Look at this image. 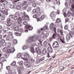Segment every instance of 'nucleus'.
Masks as SVG:
<instances>
[{
    "instance_id": "39448f33",
    "label": "nucleus",
    "mask_w": 74,
    "mask_h": 74,
    "mask_svg": "<svg viewBox=\"0 0 74 74\" xmlns=\"http://www.w3.org/2000/svg\"><path fill=\"white\" fill-rule=\"evenodd\" d=\"M25 29H29V30H32L33 29V27L31 26L30 25H29L28 26H25ZM25 32H27L28 30L27 29L25 30Z\"/></svg>"
},
{
    "instance_id": "ea45409f",
    "label": "nucleus",
    "mask_w": 74,
    "mask_h": 74,
    "mask_svg": "<svg viewBox=\"0 0 74 74\" xmlns=\"http://www.w3.org/2000/svg\"><path fill=\"white\" fill-rule=\"evenodd\" d=\"M44 18H45V16H44V15H42L41 17H40V19H41V20H43L44 19Z\"/></svg>"
},
{
    "instance_id": "4468645a",
    "label": "nucleus",
    "mask_w": 74,
    "mask_h": 74,
    "mask_svg": "<svg viewBox=\"0 0 74 74\" xmlns=\"http://www.w3.org/2000/svg\"><path fill=\"white\" fill-rule=\"evenodd\" d=\"M59 44L57 41L55 42L53 44V47H58Z\"/></svg>"
},
{
    "instance_id": "c03bdc74",
    "label": "nucleus",
    "mask_w": 74,
    "mask_h": 74,
    "mask_svg": "<svg viewBox=\"0 0 74 74\" xmlns=\"http://www.w3.org/2000/svg\"><path fill=\"white\" fill-rule=\"evenodd\" d=\"M11 64L12 66H15L16 64V62L14 61L12 64Z\"/></svg>"
},
{
    "instance_id": "de8ad7c7",
    "label": "nucleus",
    "mask_w": 74,
    "mask_h": 74,
    "mask_svg": "<svg viewBox=\"0 0 74 74\" xmlns=\"http://www.w3.org/2000/svg\"><path fill=\"white\" fill-rule=\"evenodd\" d=\"M8 73L9 74H10L12 73V70H9L8 71Z\"/></svg>"
},
{
    "instance_id": "a19ab883",
    "label": "nucleus",
    "mask_w": 74,
    "mask_h": 74,
    "mask_svg": "<svg viewBox=\"0 0 74 74\" xmlns=\"http://www.w3.org/2000/svg\"><path fill=\"white\" fill-rule=\"evenodd\" d=\"M9 18L10 19H12L14 18V15H10L9 16Z\"/></svg>"
},
{
    "instance_id": "4d7b16f0",
    "label": "nucleus",
    "mask_w": 74,
    "mask_h": 74,
    "mask_svg": "<svg viewBox=\"0 0 74 74\" xmlns=\"http://www.w3.org/2000/svg\"><path fill=\"white\" fill-rule=\"evenodd\" d=\"M10 36H8L6 38V40H10Z\"/></svg>"
},
{
    "instance_id": "0eeeda50",
    "label": "nucleus",
    "mask_w": 74,
    "mask_h": 74,
    "mask_svg": "<svg viewBox=\"0 0 74 74\" xmlns=\"http://www.w3.org/2000/svg\"><path fill=\"white\" fill-rule=\"evenodd\" d=\"M50 17L53 19L55 18L56 16V13L55 12L53 11L52 12L50 15Z\"/></svg>"
},
{
    "instance_id": "0e129e2a",
    "label": "nucleus",
    "mask_w": 74,
    "mask_h": 74,
    "mask_svg": "<svg viewBox=\"0 0 74 74\" xmlns=\"http://www.w3.org/2000/svg\"><path fill=\"white\" fill-rule=\"evenodd\" d=\"M6 69L8 70H9L10 69V67L9 66H7L6 67Z\"/></svg>"
},
{
    "instance_id": "2eb2a0df",
    "label": "nucleus",
    "mask_w": 74,
    "mask_h": 74,
    "mask_svg": "<svg viewBox=\"0 0 74 74\" xmlns=\"http://www.w3.org/2000/svg\"><path fill=\"white\" fill-rule=\"evenodd\" d=\"M10 47H5L3 49V52H6L7 51L8 49L9 48H10Z\"/></svg>"
},
{
    "instance_id": "7ed1b4c3",
    "label": "nucleus",
    "mask_w": 74,
    "mask_h": 74,
    "mask_svg": "<svg viewBox=\"0 0 74 74\" xmlns=\"http://www.w3.org/2000/svg\"><path fill=\"white\" fill-rule=\"evenodd\" d=\"M36 38L34 36H32L29 37L28 39L26 40V42L27 44H29L30 42H32L35 41Z\"/></svg>"
},
{
    "instance_id": "8fccbe9b",
    "label": "nucleus",
    "mask_w": 74,
    "mask_h": 74,
    "mask_svg": "<svg viewBox=\"0 0 74 74\" xmlns=\"http://www.w3.org/2000/svg\"><path fill=\"white\" fill-rule=\"evenodd\" d=\"M9 7H10V8H14V6L12 5H10Z\"/></svg>"
},
{
    "instance_id": "774afa93",
    "label": "nucleus",
    "mask_w": 74,
    "mask_h": 74,
    "mask_svg": "<svg viewBox=\"0 0 74 74\" xmlns=\"http://www.w3.org/2000/svg\"><path fill=\"white\" fill-rule=\"evenodd\" d=\"M71 15L72 16H74V12H72L71 13Z\"/></svg>"
},
{
    "instance_id": "4be33fe9",
    "label": "nucleus",
    "mask_w": 74,
    "mask_h": 74,
    "mask_svg": "<svg viewBox=\"0 0 74 74\" xmlns=\"http://www.w3.org/2000/svg\"><path fill=\"white\" fill-rule=\"evenodd\" d=\"M60 40L61 42H62V43H63L64 44L65 43V41H64V37H62V39L60 38Z\"/></svg>"
},
{
    "instance_id": "72a5a7b5",
    "label": "nucleus",
    "mask_w": 74,
    "mask_h": 74,
    "mask_svg": "<svg viewBox=\"0 0 74 74\" xmlns=\"http://www.w3.org/2000/svg\"><path fill=\"white\" fill-rule=\"evenodd\" d=\"M8 36H9V37L11 36H12V33L11 32H8Z\"/></svg>"
},
{
    "instance_id": "052dcab7",
    "label": "nucleus",
    "mask_w": 74,
    "mask_h": 74,
    "mask_svg": "<svg viewBox=\"0 0 74 74\" xmlns=\"http://www.w3.org/2000/svg\"><path fill=\"white\" fill-rule=\"evenodd\" d=\"M26 4H27V2H26V1H24L23 3V5H24Z\"/></svg>"
},
{
    "instance_id": "9d476101",
    "label": "nucleus",
    "mask_w": 74,
    "mask_h": 74,
    "mask_svg": "<svg viewBox=\"0 0 74 74\" xmlns=\"http://www.w3.org/2000/svg\"><path fill=\"white\" fill-rule=\"evenodd\" d=\"M24 64L25 66L27 67H31V65H30V64L28 62H25Z\"/></svg>"
},
{
    "instance_id": "79ce46f5",
    "label": "nucleus",
    "mask_w": 74,
    "mask_h": 74,
    "mask_svg": "<svg viewBox=\"0 0 74 74\" xmlns=\"http://www.w3.org/2000/svg\"><path fill=\"white\" fill-rule=\"evenodd\" d=\"M44 27L45 29V30H48V27L47 25H46Z\"/></svg>"
},
{
    "instance_id": "a18cd8bd",
    "label": "nucleus",
    "mask_w": 74,
    "mask_h": 74,
    "mask_svg": "<svg viewBox=\"0 0 74 74\" xmlns=\"http://www.w3.org/2000/svg\"><path fill=\"white\" fill-rule=\"evenodd\" d=\"M36 10L38 12L40 11V8L39 7H38L36 8Z\"/></svg>"
},
{
    "instance_id": "b1692460",
    "label": "nucleus",
    "mask_w": 74,
    "mask_h": 74,
    "mask_svg": "<svg viewBox=\"0 0 74 74\" xmlns=\"http://www.w3.org/2000/svg\"><path fill=\"white\" fill-rule=\"evenodd\" d=\"M25 21H26V20H29V16L27 15H25Z\"/></svg>"
},
{
    "instance_id": "69168bd1",
    "label": "nucleus",
    "mask_w": 74,
    "mask_h": 74,
    "mask_svg": "<svg viewBox=\"0 0 74 74\" xmlns=\"http://www.w3.org/2000/svg\"><path fill=\"white\" fill-rule=\"evenodd\" d=\"M33 6L34 7H36V3H33Z\"/></svg>"
},
{
    "instance_id": "2f4dec72",
    "label": "nucleus",
    "mask_w": 74,
    "mask_h": 74,
    "mask_svg": "<svg viewBox=\"0 0 74 74\" xmlns=\"http://www.w3.org/2000/svg\"><path fill=\"white\" fill-rule=\"evenodd\" d=\"M69 27V25H65L64 29L65 30H67L68 29V27Z\"/></svg>"
},
{
    "instance_id": "f03ea898",
    "label": "nucleus",
    "mask_w": 74,
    "mask_h": 74,
    "mask_svg": "<svg viewBox=\"0 0 74 74\" xmlns=\"http://www.w3.org/2000/svg\"><path fill=\"white\" fill-rule=\"evenodd\" d=\"M24 57L25 59L29 60V61L32 62V63H33V62H34V61L33 59L32 58H30L31 57L30 56V55L27 53H26L24 54Z\"/></svg>"
},
{
    "instance_id": "6e6552de",
    "label": "nucleus",
    "mask_w": 74,
    "mask_h": 74,
    "mask_svg": "<svg viewBox=\"0 0 74 74\" xmlns=\"http://www.w3.org/2000/svg\"><path fill=\"white\" fill-rule=\"evenodd\" d=\"M35 51L37 53H38L39 54H41V51L39 47H38L35 48Z\"/></svg>"
},
{
    "instance_id": "37998d69",
    "label": "nucleus",
    "mask_w": 74,
    "mask_h": 74,
    "mask_svg": "<svg viewBox=\"0 0 74 74\" xmlns=\"http://www.w3.org/2000/svg\"><path fill=\"white\" fill-rule=\"evenodd\" d=\"M2 46L3 47H4L6 45V43L5 42H3V43H2L1 44Z\"/></svg>"
},
{
    "instance_id": "423d86ee",
    "label": "nucleus",
    "mask_w": 74,
    "mask_h": 74,
    "mask_svg": "<svg viewBox=\"0 0 74 74\" xmlns=\"http://www.w3.org/2000/svg\"><path fill=\"white\" fill-rule=\"evenodd\" d=\"M18 72V74H22L23 71V68H20L19 67H17Z\"/></svg>"
},
{
    "instance_id": "c9c22d12",
    "label": "nucleus",
    "mask_w": 74,
    "mask_h": 74,
    "mask_svg": "<svg viewBox=\"0 0 74 74\" xmlns=\"http://www.w3.org/2000/svg\"><path fill=\"white\" fill-rule=\"evenodd\" d=\"M61 22V20L59 18H58L56 20V22L57 23H59Z\"/></svg>"
},
{
    "instance_id": "473e14b6",
    "label": "nucleus",
    "mask_w": 74,
    "mask_h": 74,
    "mask_svg": "<svg viewBox=\"0 0 74 74\" xmlns=\"http://www.w3.org/2000/svg\"><path fill=\"white\" fill-rule=\"evenodd\" d=\"M16 8L17 10H21V6L20 5L17 6L16 7Z\"/></svg>"
},
{
    "instance_id": "cd10ccee",
    "label": "nucleus",
    "mask_w": 74,
    "mask_h": 74,
    "mask_svg": "<svg viewBox=\"0 0 74 74\" xmlns=\"http://www.w3.org/2000/svg\"><path fill=\"white\" fill-rule=\"evenodd\" d=\"M17 42L18 41H17V40H16V39H14L13 40V44H17Z\"/></svg>"
},
{
    "instance_id": "4c0bfd02",
    "label": "nucleus",
    "mask_w": 74,
    "mask_h": 74,
    "mask_svg": "<svg viewBox=\"0 0 74 74\" xmlns=\"http://www.w3.org/2000/svg\"><path fill=\"white\" fill-rule=\"evenodd\" d=\"M12 25V23L10 22L8 23L7 25L8 26H10L11 25Z\"/></svg>"
},
{
    "instance_id": "680f3d73",
    "label": "nucleus",
    "mask_w": 74,
    "mask_h": 74,
    "mask_svg": "<svg viewBox=\"0 0 74 74\" xmlns=\"http://www.w3.org/2000/svg\"><path fill=\"white\" fill-rule=\"evenodd\" d=\"M42 43H41V42H40V43L38 44V46L39 47H41L42 46Z\"/></svg>"
},
{
    "instance_id": "dca6fc26",
    "label": "nucleus",
    "mask_w": 74,
    "mask_h": 74,
    "mask_svg": "<svg viewBox=\"0 0 74 74\" xmlns=\"http://www.w3.org/2000/svg\"><path fill=\"white\" fill-rule=\"evenodd\" d=\"M17 57L18 58H20L21 57L22 58H23V59L24 58L22 57L21 53H18L17 54Z\"/></svg>"
},
{
    "instance_id": "a211bd4d",
    "label": "nucleus",
    "mask_w": 74,
    "mask_h": 74,
    "mask_svg": "<svg viewBox=\"0 0 74 74\" xmlns=\"http://www.w3.org/2000/svg\"><path fill=\"white\" fill-rule=\"evenodd\" d=\"M54 26V24L53 23H51L50 25V29L51 30H52L53 27Z\"/></svg>"
},
{
    "instance_id": "bf43d9fd",
    "label": "nucleus",
    "mask_w": 74,
    "mask_h": 74,
    "mask_svg": "<svg viewBox=\"0 0 74 74\" xmlns=\"http://www.w3.org/2000/svg\"><path fill=\"white\" fill-rule=\"evenodd\" d=\"M37 16L36 15H34L33 16V18H37Z\"/></svg>"
},
{
    "instance_id": "6ab92c4d",
    "label": "nucleus",
    "mask_w": 74,
    "mask_h": 74,
    "mask_svg": "<svg viewBox=\"0 0 74 74\" xmlns=\"http://www.w3.org/2000/svg\"><path fill=\"white\" fill-rule=\"evenodd\" d=\"M4 58L3 57H2L0 59V64H1V63H2L3 62H4Z\"/></svg>"
},
{
    "instance_id": "5701e85b",
    "label": "nucleus",
    "mask_w": 74,
    "mask_h": 74,
    "mask_svg": "<svg viewBox=\"0 0 74 74\" xmlns=\"http://www.w3.org/2000/svg\"><path fill=\"white\" fill-rule=\"evenodd\" d=\"M71 8H70L71 11L74 12V5H71Z\"/></svg>"
},
{
    "instance_id": "6e6d98bb",
    "label": "nucleus",
    "mask_w": 74,
    "mask_h": 74,
    "mask_svg": "<svg viewBox=\"0 0 74 74\" xmlns=\"http://www.w3.org/2000/svg\"><path fill=\"white\" fill-rule=\"evenodd\" d=\"M37 15L38 16H40V15H41V12H39L37 13Z\"/></svg>"
},
{
    "instance_id": "f8f14e48",
    "label": "nucleus",
    "mask_w": 74,
    "mask_h": 74,
    "mask_svg": "<svg viewBox=\"0 0 74 74\" xmlns=\"http://www.w3.org/2000/svg\"><path fill=\"white\" fill-rule=\"evenodd\" d=\"M57 31L58 33H60L61 35H63V31L60 30V29H58Z\"/></svg>"
},
{
    "instance_id": "5fc2aeb1",
    "label": "nucleus",
    "mask_w": 74,
    "mask_h": 74,
    "mask_svg": "<svg viewBox=\"0 0 74 74\" xmlns=\"http://www.w3.org/2000/svg\"><path fill=\"white\" fill-rule=\"evenodd\" d=\"M21 19L22 20H25V18L24 16H23L21 17Z\"/></svg>"
},
{
    "instance_id": "e2e57ef3",
    "label": "nucleus",
    "mask_w": 74,
    "mask_h": 74,
    "mask_svg": "<svg viewBox=\"0 0 74 74\" xmlns=\"http://www.w3.org/2000/svg\"><path fill=\"white\" fill-rule=\"evenodd\" d=\"M47 3H50L51 2V0H46Z\"/></svg>"
},
{
    "instance_id": "49530a36",
    "label": "nucleus",
    "mask_w": 74,
    "mask_h": 74,
    "mask_svg": "<svg viewBox=\"0 0 74 74\" xmlns=\"http://www.w3.org/2000/svg\"><path fill=\"white\" fill-rule=\"evenodd\" d=\"M53 40V38L52 37H50L49 38V40L50 42L52 41V40Z\"/></svg>"
},
{
    "instance_id": "e433bc0d",
    "label": "nucleus",
    "mask_w": 74,
    "mask_h": 74,
    "mask_svg": "<svg viewBox=\"0 0 74 74\" xmlns=\"http://www.w3.org/2000/svg\"><path fill=\"white\" fill-rule=\"evenodd\" d=\"M60 25L59 23H58L56 22L55 23V26H56V27H58V26H59Z\"/></svg>"
},
{
    "instance_id": "603ef678",
    "label": "nucleus",
    "mask_w": 74,
    "mask_h": 74,
    "mask_svg": "<svg viewBox=\"0 0 74 74\" xmlns=\"http://www.w3.org/2000/svg\"><path fill=\"white\" fill-rule=\"evenodd\" d=\"M24 6V7H25V10H26V8H27V6H28L26 4L25 5H23Z\"/></svg>"
},
{
    "instance_id": "7c9ffc66",
    "label": "nucleus",
    "mask_w": 74,
    "mask_h": 74,
    "mask_svg": "<svg viewBox=\"0 0 74 74\" xmlns=\"http://www.w3.org/2000/svg\"><path fill=\"white\" fill-rule=\"evenodd\" d=\"M47 44L48 43H47V41H45L43 43V45H44L45 47H46V46L47 45Z\"/></svg>"
},
{
    "instance_id": "393cba45",
    "label": "nucleus",
    "mask_w": 74,
    "mask_h": 74,
    "mask_svg": "<svg viewBox=\"0 0 74 74\" xmlns=\"http://www.w3.org/2000/svg\"><path fill=\"white\" fill-rule=\"evenodd\" d=\"M19 66L21 67H23V61H21L19 63Z\"/></svg>"
},
{
    "instance_id": "09e8293b",
    "label": "nucleus",
    "mask_w": 74,
    "mask_h": 74,
    "mask_svg": "<svg viewBox=\"0 0 74 74\" xmlns=\"http://www.w3.org/2000/svg\"><path fill=\"white\" fill-rule=\"evenodd\" d=\"M17 2H15V1H13V3L14 5H16V4H17V3H16Z\"/></svg>"
},
{
    "instance_id": "f3484780",
    "label": "nucleus",
    "mask_w": 74,
    "mask_h": 74,
    "mask_svg": "<svg viewBox=\"0 0 74 74\" xmlns=\"http://www.w3.org/2000/svg\"><path fill=\"white\" fill-rule=\"evenodd\" d=\"M47 53V50L46 49H44L42 50V53L43 55H45Z\"/></svg>"
},
{
    "instance_id": "a878e982",
    "label": "nucleus",
    "mask_w": 74,
    "mask_h": 74,
    "mask_svg": "<svg viewBox=\"0 0 74 74\" xmlns=\"http://www.w3.org/2000/svg\"><path fill=\"white\" fill-rule=\"evenodd\" d=\"M9 4V2L7 1H5L3 3L4 5H6V6H7V5H8Z\"/></svg>"
},
{
    "instance_id": "c85d7f7f",
    "label": "nucleus",
    "mask_w": 74,
    "mask_h": 74,
    "mask_svg": "<svg viewBox=\"0 0 74 74\" xmlns=\"http://www.w3.org/2000/svg\"><path fill=\"white\" fill-rule=\"evenodd\" d=\"M5 41V40L4 39H3L1 40L0 41V43L1 44H3V42H4Z\"/></svg>"
},
{
    "instance_id": "338daca9",
    "label": "nucleus",
    "mask_w": 74,
    "mask_h": 74,
    "mask_svg": "<svg viewBox=\"0 0 74 74\" xmlns=\"http://www.w3.org/2000/svg\"><path fill=\"white\" fill-rule=\"evenodd\" d=\"M53 48L54 49H58V47H53Z\"/></svg>"
},
{
    "instance_id": "1a4fd4ad",
    "label": "nucleus",
    "mask_w": 74,
    "mask_h": 74,
    "mask_svg": "<svg viewBox=\"0 0 74 74\" xmlns=\"http://www.w3.org/2000/svg\"><path fill=\"white\" fill-rule=\"evenodd\" d=\"M47 50L49 53H52L53 52V49L51 47H48L47 48Z\"/></svg>"
},
{
    "instance_id": "58836bf2",
    "label": "nucleus",
    "mask_w": 74,
    "mask_h": 74,
    "mask_svg": "<svg viewBox=\"0 0 74 74\" xmlns=\"http://www.w3.org/2000/svg\"><path fill=\"white\" fill-rule=\"evenodd\" d=\"M23 24H24V25H25L26 26H29V24H28L27 23V22H23Z\"/></svg>"
},
{
    "instance_id": "f704fd0d",
    "label": "nucleus",
    "mask_w": 74,
    "mask_h": 74,
    "mask_svg": "<svg viewBox=\"0 0 74 74\" xmlns=\"http://www.w3.org/2000/svg\"><path fill=\"white\" fill-rule=\"evenodd\" d=\"M69 2L72 4H74V0H70Z\"/></svg>"
},
{
    "instance_id": "bb28decb",
    "label": "nucleus",
    "mask_w": 74,
    "mask_h": 74,
    "mask_svg": "<svg viewBox=\"0 0 74 74\" xmlns=\"http://www.w3.org/2000/svg\"><path fill=\"white\" fill-rule=\"evenodd\" d=\"M14 30L18 31L19 30V27L18 26H16L14 28Z\"/></svg>"
},
{
    "instance_id": "412c9836",
    "label": "nucleus",
    "mask_w": 74,
    "mask_h": 74,
    "mask_svg": "<svg viewBox=\"0 0 74 74\" xmlns=\"http://www.w3.org/2000/svg\"><path fill=\"white\" fill-rule=\"evenodd\" d=\"M14 34L16 36H21V34L18 33L17 32H16L14 33Z\"/></svg>"
},
{
    "instance_id": "f257e3e1",
    "label": "nucleus",
    "mask_w": 74,
    "mask_h": 74,
    "mask_svg": "<svg viewBox=\"0 0 74 74\" xmlns=\"http://www.w3.org/2000/svg\"><path fill=\"white\" fill-rule=\"evenodd\" d=\"M69 36L67 35L66 37V40L67 41H69V40H70V37L73 38V37H74V29H73L71 30V31H70L69 33Z\"/></svg>"
},
{
    "instance_id": "ddd939ff",
    "label": "nucleus",
    "mask_w": 74,
    "mask_h": 74,
    "mask_svg": "<svg viewBox=\"0 0 74 74\" xmlns=\"http://www.w3.org/2000/svg\"><path fill=\"white\" fill-rule=\"evenodd\" d=\"M17 22L18 23L20 24V25H19L18 26H19L20 27L22 26V25H21V23H22V20H21V19H18L17 20Z\"/></svg>"
},
{
    "instance_id": "864d4df0",
    "label": "nucleus",
    "mask_w": 74,
    "mask_h": 74,
    "mask_svg": "<svg viewBox=\"0 0 74 74\" xmlns=\"http://www.w3.org/2000/svg\"><path fill=\"white\" fill-rule=\"evenodd\" d=\"M14 19L15 20V21L17 20V19H18V17H17V16H14Z\"/></svg>"
},
{
    "instance_id": "aec40b11",
    "label": "nucleus",
    "mask_w": 74,
    "mask_h": 74,
    "mask_svg": "<svg viewBox=\"0 0 74 74\" xmlns=\"http://www.w3.org/2000/svg\"><path fill=\"white\" fill-rule=\"evenodd\" d=\"M56 35H57V33H56V32H55V33H53L52 36V38L54 39L55 38H56Z\"/></svg>"
},
{
    "instance_id": "c756f323",
    "label": "nucleus",
    "mask_w": 74,
    "mask_h": 74,
    "mask_svg": "<svg viewBox=\"0 0 74 74\" xmlns=\"http://www.w3.org/2000/svg\"><path fill=\"white\" fill-rule=\"evenodd\" d=\"M9 55H10V54L9 53H5V56L6 58H8L9 57Z\"/></svg>"
},
{
    "instance_id": "13d9d810",
    "label": "nucleus",
    "mask_w": 74,
    "mask_h": 74,
    "mask_svg": "<svg viewBox=\"0 0 74 74\" xmlns=\"http://www.w3.org/2000/svg\"><path fill=\"white\" fill-rule=\"evenodd\" d=\"M33 13H36L37 12L36 11V9H34L33 10Z\"/></svg>"
},
{
    "instance_id": "20e7f679",
    "label": "nucleus",
    "mask_w": 74,
    "mask_h": 74,
    "mask_svg": "<svg viewBox=\"0 0 74 74\" xmlns=\"http://www.w3.org/2000/svg\"><path fill=\"white\" fill-rule=\"evenodd\" d=\"M15 51V48L13 47L9 48L7 51V53H14Z\"/></svg>"
},
{
    "instance_id": "3c124183",
    "label": "nucleus",
    "mask_w": 74,
    "mask_h": 74,
    "mask_svg": "<svg viewBox=\"0 0 74 74\" xmlns=\"http://www.w3.org/2000/svg\"><path fill=\"white\" fill-rule=\"evenodd\" d=\"M23 50H25V49H27V47H23Z\"/></svg>"
},
{
    "instance_id": "9b49d317",
    "label": "nucleus",
    "mask_w": 74,
    "mask_h": 74,
    "mask_svg": "<svg viewBox=\"0 0 74 74\" xmlns=\"http://www.w3.org/2000/svg\"><path fill=\"white\" fill-rule=\"evenodd\" d=\"M30 51L32 53H35L36 52L34 51V47H30Z\"/></svg>"
}]
</instances>
